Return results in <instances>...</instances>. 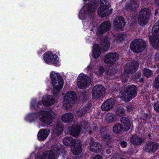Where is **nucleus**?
<instances>
[{
    "instance_id": "obj_1",
    "label": "nucleus",
    "mask_w": 159,
    "mask_h": 159,
    "mask_svg": "<svg viewBox=\"0 0 159 159\" xmlns=\"http://www.w3.org/2000/svg\"><path fill=\"white\" fill-rule=\"evenodd\" d=\"M137 90L135 85H128L120 92V98L124 101L129 102L136 96Z\"/></svg>"
},
{
    "instance_id": "obj_2",
    "label": "nucleus",
    "mask_w": 159,
    "mask_h": 159,
    "mask_svg": "<svg viewBox=\"0 0 159 159\" xmlns=\"http://www.w3.org/2000/svg\"><path fill=\"white\" fill-rule=\"evenodd\" d=\"M77 100V95L73 91L67 92L64 97L63 106L65 109L68 110L70 109Z\"/></svg>"
},
{
    "instance_id": "obj_3",
    "label": "nucleus",
    "mask_w": 159,
    "mask_h": 159,
    "mask_svg": "<svg viewBox=\"0 0 159 159\" xmlns=\"http://www.w3.org/2000/svg\"><path fill=\"white\" fill-rule=\"evenodd\" d=\"M52 84L54 88V93H57L63 86V81L61 77L58 74L52 72L50 75Z\"/></svg>"
},
{
    "instance_id": "obj_4",
    "label": "nucleus",
    "mask_w": 159,
    "mask_h": 159,
    "mask_svg": "<svg viewBox=\"0 0 159 159\" xmlns=\"http://www.w3.org/2000/svg\"><path fill=\"white\" fill-rule=\"evenodd\" d=\"M146 46V42L141 39L134 40L130 44V48L134 52L138 53L143 51Z\"/></svg>"
},
{
    "instance_id": "obj_5",
    "label": "nucleus",
    "mask_w": 159,
    "mask_h": 159,
    "mask_svg": "<svg viewBox=\"0 0 159 159\" xmlns=\"http://www.w3.org/2000/svg\"><path fill=\"white\" fill-rule=\"evenodd\" d=\"M100 6L98 10V14L101 17H104L108 16L112 12V9L108 10L109 7L108 2L106 0H100Z\"/></svg>"
},
{
    "instance_id": "obj_6",
    "label": "nucleus",
    "mask_w": 159,
    "mask_h": 159,
    "mask_svg": "<svg viewBox=\"0 0 159 159\" xmlns=\"http://www.w3.org/2000/svg\"><path fill=\"white\" fill-rule=\"evenodd\" d=\"M60 147L58 145H53L51 150L44 152L41 157V159H57L58 157V152Z\"/></svg>"
},
{
    "instance_id": "obj_7",
    "label": "nucleus",
    "mask_w": 159,
    "mask_h": 159,
    "mask_svg": "<svg viewBox=\"0 0 159 159\" xmlns=\"http://www.w3.org/2000/svg\"><path fill=\"white\" fill-rule=\"evenodd\" d=\"M151 14V11L148 8L142 10L140 12L138 22L141 25H144L147 23Z\"/></svg>"
},
{
    "instance_id": "obj_8",
    "label": "nucleus",
    "mask_w": 159,
    "mask_h": 159,
    "mask_svg": "<svg viewBox=\"0 0 159 159\" xmlns=\"http://www.w3.org/2000/svg\"><path fill=\"white\" fill-rule=\"evenodd\" d=\"M78 85L81 89L87 88L90 84V80L84 74H80L78 78Z\"/></svg>"
},
{
    "instance_id": "obj_9",
    "label": "nucleus",
    "mask_w": 159,
    "mask_h": 159,
    "mask_svg": "<svg viewBox=\"0 0 159 159\" xmlns=\"http://www.w3.org/2000/svg\"><path fill=\"white\" fill-rule=\"evenodd\" d=\"M39 120L47 124H50L53 120L52 115L48 111H42L39 113Z\"/></svg>"
},
{
    "instance_id": "obj_10",
    "label": "nucleus",
    "mask_w": 159,
    "mask_h": 159,
    "mask_svg": "<svg viewBox=\"0 0 159 159\" xmlns=\"http://www.w3.org/2000/svg\"><path fill=\"white\" fill-rule=\"evenodd\" d=\"M105 89L102 85H96L92 89L93 98L94 99L100 98L105 93Z\"/></svg>"
},
{
    "instance_id": "obj_11",
    "label": "nucleus",
    "mask_w": 159,
    "mask_h": 159,
    "mask_svg": "<svg viewBox=\"0 0 159 159\" xmlns=\"http://www.w3.org/2000/svg\"><path fill=\"white\" fill-rule=\"evenodd\" d=\"M119 55L116 52H110L107 54L104 59L106 63L113 64L119 59Z\"/></svg>"
},
{
    "instance_id": "obj_12",
    "label": "nucleus",
    "mask_w": 159,
    "mask_h": 159,
    "mask_svg": "<svg viewBox=\"0 0 159 159\" xmlns=\"http://www.w3.org/2000/svg\"><path fill=\"white\" fill-rule=\"evenodd\" d=\"M45 61L48 64L57 65L58 63L57 57L56 55H53L51 52H48L45 53L43 56Z\"/></svg>"
},
{
    "instance_id": "obj_13",
    "label": "nucleus",
    "mask_w": 159,
    "mask_h": 159,
    "mask_svg": "<svg viewBox=\"0 0 159 159\" xmlns=\"http://www.w3.org/2000/svg\"><path fill=\"white\" fill-rule=\"evenodd\" d=\"M159 147L158 144L155 142H148L144 146L143 150L149 153H153L156 151Z\"/></svg>"
},
{
    "instance_id": "obj_14",
    "label": "nucleus",
    "mask_w": 159,
    "mask_h": 159,
    "mask_svg": "<svg viewBox=\"0 0 159 159\" xmlns=\"http://www.w3.org/2000/svg\"><path fill=\"white\" fill-rule=\"evenodd\" d=\"M89 145L90 150L95 152H100L102 148V145L97 142H95L93 138L90 139Z\"/></svg>"
},
{
    "instance_id": "obj_15",
    "label": "nucleus",
    "mask_w": 159,
    "mask_h": 159,
    "mask_svg": "<svg viewBox=\"0 0 159 159\" xmlns=\"http://www.w3.org/2000/svg\"><path fill=\"white\" fill-rule=\"evenodd\" d=\"M139 66V63L136 61H132L129 64H127L125 68V71L127 74L135 73Z\"/></svg>"
},
{
    "instance_id": "obj_16",
    "label": "nucleus",
    "mask_w": 159,
    "mask_h": 159,
    "mask_svg": "<svg viewBox=\"0 0 159 159\" xmlns=\"http://www.w3.org/2000/svg\"><path fill=\"white\" fill-rule=\"evenodd\" d=\"M115 104V101L113 98L107 99L102 105L101 108L102 111H108L111 109Z\"/></svg>"
},
{
    "instance_id": "obj_17",
    "label": "nucleus",
    "mask_w": 159,
    "mask_h": 159,
    "mask_svg": "<svg viewBox=\"0 0 159 159\" xmlns=\"http://www.w3.org/2000/svg\"><path fill=\"white\" fill-rule=\"evenodd\" d=\"M111 26L110 22L106 21L102 22L98 29L99 33L102 34L109 30Z\"/></svg>"
},
{
    "instance_id": "obj_18",
    "label": "nucleus",
    "mask_w": 159,
    "mask_h": 159,
    "mask_svg": "<svg viewBox=\"0 0 159 159\" xmlns=\"http://www.w3.org/2000/svg\"><path fill=\"white\" fill-rule=\"evenodd\" d=\"M124 18L121 16H117L114 20L113 25L115 27L117 28H121L125 25Z\"/></svg>"
},
{
    "instance_id": "obj_19",
    "label": "nucleus",
    "mask_w": 159,
    "mask_h": 159,
    "mask_svg": "<svg viewBox=\"0 0 159 159\" xmlns=\"http://www.w3.org/2000/svg\"><path fill=\"white\" fill-rule=\"evenodd\" d=\"M42 100L43 104L45 106H50L53 104L55 102V100L53 98V96L51 95H48L43 97Z\"/></svg>"
},
{
    "instance_id": "obj_20",
    "label": "nucleus",
    "mask_w": 159,
    "mask_h": 159,
    "mask_svg": "<svg viewBox=\"0 0 159 159\" xmlns=\"http://www.w3.org/2000/svg\"><path fill=\"white\" fill-rule=\"evenodd\" d=\"M73 145L74 147L71 149L73 153L75 155L80 154L82 151L81 143L80 141L79 140H77Z\"/></svg>"
},
{
    "instance_id": "obj_21",
    "label": "nucleus",
    "mask_w": 159,
    "mask_h": 159,
    "mask_svg": "<svg viewBox=\"0 0 159 159\" xmlns=\"http://www.w3.org/2000/svg\"><path fill=\"white\" fill-rule=\"evenodd\" d=\"M139 4L135 0H130V2L126 4V8L127 10L131 11L139 7Z\"/></svg>"
},
{
    "instance_id": "obj_22",
    "label": "nucleus",
    "mask_w": 159,
    "mask_h": 159,
    "mask_svg": "<svg viewBox=\"0 0 159 159\" xmlns=\"http://www.w3.org/2000/svg\"><path fill=\"white\" fill-rule=\"evenodd\" d=\"M131 143L134 145L138 146L144 141V139L136 135L132 136L130 138Z\"/></svg>"
},
{
    "instance_id": "obj_23",
    "label": "nucleus",
    "mask_w": 159,
    "mask_h": 159,
    "mask_svg": "<svg viewBox=\"0 0 159 159\" xmlns=\"http://www.w3.org/2000/svg\"><path fill=\"white\" fill-rule=\"evenodd\" d=\"M87 7L88 12L89 15H93L96 11L97 5L95 2L92 1L89 3Z\"/></svg>"
},
{
    "instance_id": "obj_24",
    "label": "nucleus",
    "mask_w": 159,
    "mask_h": 159,
    "mask_svg": "<svg viewBox=\"0 0 159 159\" xmlns=\"http://www.w3.org/2000/svg\"><path fill=\"white\" fill-rule=\"evenodd\" d=\"M91 106V105L90 103H88L85 107L80 108L76 112L77 115L79 117L84 116L86 112L90 109Z\"/></svg>"
},
{
    "instance_id": "obj_25",
    "label": "nucleus",
    "mask_w": 159,
    "mask_h": 159,
    "mask_svg": "<svg viewBox=\"0 0 159 159\" xmlns=\"http://www.w3.org/2000/svg\"><path fill=\"white\" fill-rule=\"evenodd\" d=\"M49 133L46 129L40 130L38 134V137L40 141H43L45 139L48 135Z\"/></svg>"
},
{
    "instance_id": "obj_26",
    "label": "nucleus",
    "mask_w": 159,
    "mask_h": 159,
    "mask_svg": "<svg viewBox=\"0 0 159 159\" xmlns=\"http://www.w3.org/2000/svg\"><path fill=\"white\" fill-rule=\"evenodd\" d=\"M78 139H73L71 137H66L63 140L64 144L67 146H72L75 143V141Z\"/></svg>"
},
{
    "instance_id": "obj_27",
    "label": "nucleus",
    "mask_w": 159,
    "mask_h": 159,
    "mask_svg": "<svg viewBox=\"0 0 159 159\" xmlns=\"http://www.w3.org/2000/svg\"><path fill=\"white\" fill-rule=\"evenodd\" d=\"M110 43L109 38L107 37H105L102 40L101 45L104 50H106L109 48Z\"/></svg>"
},
{
    "instance_id": "obj_28",
    "label": "nucleus",
    "mask_w": 159,
    "mask_h": 159,
    "mask_svg": "<svg viewBox=\"0 0 159 159\" xmlns=\"http://www.w3.org/2000/svg\"><path fill=\"white\" fill-rule=\"evenodd\" d=\"M93 50L92 56L95 58H98L100 56L101 53V51L100 47L98 45L95 44L93 46Z\"/></svg>"
},
{
    "instance_id": "obj_29",
    "label": "nucleus",
    "mask_w": 159,
    "mask_h": 159,
    "mask_svg": "<svg viewBox=\"0 0 159 159\" xmlns=\"http://www.w3.org/2000/svg\"><path fill=\"white\" fill-rule=\"evenodd\" d=\"M73 115L71 113L65 114L61 117V119L64 122L68 123L72 121L73 119Z\"/></svg>"
},
{
    "instance_id": "obj_30",
    "label": "nucleus",
    "mask_w": 159,
    "mask_h": 159,
    "mask_svg": "<svg viewBox=\"0 0 159 159\" xmlns=\"http://www.w3.org/2000/svg\"><path fill=\"white\" fill-rule=\"evenodd\" d=\"M120 121L124 124V126H126L125 129L126 131H127L130 129L131 125L128 118L126 117H122L120 119Z\"/></svg>"
},
{
    "instance_id": "obj_31",
    "label": "nucleus",
    "mask_w": 159,
    "mask_h": 159,
    "mask_svg": "<svg viewBox=\"0 0 159 159\" xmlns=\"http://www.w3.org/2000/svg\"><path fill=\"white\" fill-rule=\"evenodd\" d=\"M152 34L154 37L152 38H150V42L152 46H154L157 47H159V38L156 37V36L159 37V36L154 35L153 34L152 30Z\"/></svg>"
},
{
    "instance_id": "obj_32",
    "label": "nucleus",
    "mask_w": 159,
    "mask_h": 159,
    "mask_svg": "<svg viewBox=\"0 0 159 159\" xmlns=\"http://www.w3.org/2000/svg\"><path fill=\"white\" fill-rule=\"evenodd\" d=\"M124 129L123 126L120 123L116 124L113 127V131L116 134L120 133Z\"/></svg>"
},
{
    "instance_id": "obj_33",
    "label": "nucleus",
    "mask_w": 159,
    "mask_h": 159,
    "mask_svg": "<svg viewBox=\"0 0 159 159\" xmlns=\"http://www.w3.org/2000/svg\"><path fill=\"white\" fill-rule=\"evenodd\" d=\"M107 121L109 123H111L115 121L116 119V115L113 113H108L106 116Z\"/></svg>"
},
{
    "instance_id": "obj_34",
    "label": "nucleus",
    "mask_w": 159,
    "mask_h": 159,
    "mask_svg": "<svg viewBox=\"0 0 159 159\" xmlns=\"http://www.w3.org/2000/svg\"><path fill=\"white\" fill-rule=\"evenodd\" d=\"M80 128L79 126H77L72 128L70 133L73 136H76L79 134Z\"/></svg>"
},
{
    "instance_id": "obj_35",
    "label": "nucleus",
    "mask_w": 159,
    "mask_h": 159,
    "mask_svg": "<svg viewBox=\"0 0 159 159\" xmlns=\"http://www.w3.org/2000/svg\"><path fill=\"white\" fill-rule=\"evenodd\" d=\"M152 31L154 35L159 36V20L154 25L152 28Z\"/></svg>"
},
{
    "instance_id": "obj_36",
    "label": "nucleus",
    "mask_w": 159,
    "mask_h": 159,
    "mask_svg": "<svg viewBox=\"0 0 159 159\" xmlns=\"http://www.w3.org/2000/svg\"><path fill=\"white\" fill-rule=\"evenodd\" d=\"M143 73L144 76L147 78L151 77L153 75V72L152 71L146 68L144 69Z\"/></svg>"
},
{
    "instance_id": "obj_37",
    "label": "nucleus",
    "mask_w": 159,
    "mask_h": 159,
    "mask_svg": "<svg viewBox=\"0 0 159 159\" xmlns=\"http://www.w3.org/2000/svg\"><path fill=\"white\" fill-rule=\"evenodd\" d=\"M88 93L84 91L80 93L79 94V98L82 101L84 102L88 98Z\"/></svg>"
},
{
    "instance_id": "obj_38",
    "label": "nucleus",
    "mask_w": 159,
    "mask_h": 159,
    "mask_svg": "<svg viewBox=\"0 0 159 159\" xmlns=\"http://www.w3.org/2000/svg\"><path fill=\"white\" fill-rule=\"evenodd\" d=\"M117 70L112 66H110L106 72L107 74L110 76L113 75L117 73Z\"/></svg>"
},
{
    "instance_id": "obj_39",
    "label": "nucleus",
    "mask_w": 159,
    "mask_h": 159,
    "mask_svg": "<svg viewBox=\"0 0 159 159\" xmlns=\"http://www.w3.org/2000/svg\"><path fill=\"white\" fill-rule=\"evenodd\" d=\"M90 17V21L91 22V24L92 26L93 27H95L97 25L96 23L97 20L94 17L95 14L94 13L93 15H89Z\"/></svg>"
},
{
    "instance_id": "obj_40",
    "label": "nucleus",
    "mask_w": 159,
    "mask_h": 159,
    "mask_svg": "<svg viewBox=\"0 0 159 159\" xmlns=\"http://www.w3.org/2000/svg\"><path fill=\"white\" fill-rule=\"evenodd\" d=\"M56 128L57 130L58 131L57 134H61L63 129L62 123L61 122H59L57 123Z\"/></svg>"
},
{
    "instance_id": "obj_41",
    "label": "nucleus",
    "mask_w": 159,
    "mask_h": 159,
    "mask_svg": "<svg viewBox=\"0 0 159 159\" xmlns=\"http://www.w3.org/2000/svg\"><path fill=\"white\" fill-rule=\"evenodd\" d=\"M125 111L124 109L120 107L118 108L116 110V113L119 116H123L125 114Z\"/></svg>"
},
{
    "instance_id": "obj_42",
    "label": "nucleus",
    "mask_w": 159,
    "mask_h": 159,
    "mask_svg": "<svg viewBox=\"0 0 159 159\" xmlns=\"http://www.w3.org/2000/svg\"><path fill=\"white\" fill-rule=\"evenodd\" d=\"M80 126L79 127L80 128V129H87L89 126L88 122L84 120L80 121Z\"/></svg>"
},
{
    "instance_id": "obj_43",
    "label": "nucleus",
    "mask_w": 159,
    "mask_h": 159,
    "mask_svg": "<svg viewBox=\"0 0 159 159\" xmlns=\"http://www.w3.org/2000/svg\"><path fill=\"white\" fill-rule=\"evenodd\" d=\"M153 84V87L156 89L159 88V75L157 76L155 78Z\"/></svg>"
},
{
    "instance_id": "obj_44",
    "label": "nucleus",
    "mask_w": 159,
    "mask_h": 159,
    "mask_svg": "<svg viewBox=\"0 0 159 159\" xmlns=\"http://www.w3.org/2000/svg\"><path fill=\"white\" fill-rule=\"evenodd\" d=\"M102 138L103 140L106 142L112 140L111 137L107 134H103Z\"/></svg>"
},
{
    "instance_id": "obj_45",
    "label": "nucleus",
    "mask_w": 159,
    "mask_h": 159,
    "mask_svg": "<svg viewBox=\"0 0 159 159\" xmlns=\"http://www.w3.org/2000/svg\"><path fill=\"white\" fill-rule=\"evenodd\" d=\"M129 35L127 34H122L118 36V40L120 42L122 40H125L127 39V38L129 37Z\"/></svg>"
},
{
    "instance_id": "obj_46",
    "label": "nucleus",
    "mask_w": 159,
    "mask_h": 159,
    "mask_svg": "<svg viewBox=\"0 0 159 159\" xmlns=\"http://www.w3.org/2000/svg\"><path fill=\"white\" fill-rule=\"evenodd\" d=\"M104 72V70L103 66H101L98 69V70L97 72V74L98 76H101Z\"/></svg>"
},
{
    "instance_id": "obj_47",
    "label": "nucleus",
    "mask_w": 159,
    "mask_h": 159,
    "mask_svg": "<svg viewBox=\"0 0 159 159\" xmlns=\"http://www.w3.org/2000/svg\"><path fill=\"white\" fill-rule=\"evenodd\" d=\"M141 74V73L139 72H138L134 74H132L131 75V78L133 79H137L140 77Z\"/></svg>"
},
{
    "instance_id": "obj_48",
    "label": "nucleus",
    "mask_w": 159,
    "mask_h": 159,
    "mask_svg": "<svg viewBox=\"0 0 159 159\" xmlns=\"http://www.w3.org/2000/svg\"><path fill=\"white\" fill-rule=\"evenodd\" d=\"M113 144L112 142V140H110L106 143V148L112 149L113 148Z\"/></svg>"
},
{
    "instance_id": "obj_49",
    "label": "nucleus",
    "mask_w": 159,
    "mask_h": 159,
    "mask_svg": "<svg viewBox=\"0 0 159 159\" xmlns=\"http://www.w3.org/2000/svg\"><path fill=\"white\" fill-rule=\"evenodd\" d=\"M93 132L95 133L98 130L100 126L99 124L98 125L96 124H93Z\"/></svg>"
},
{
    "instance_id": "obj_50",
    "label": "nucleus",
    "mask_w": 159,
    "mask_h": 159,
    "mask_svg": "<svg viewBox=\"0 0 159 159\" xmlns=\"http://www.w3.org/2000/svg\"><path fill=\"white\" fill-rule=\"evenodd\" d=\"M154 108L157 112H159V102L155 103L154 105Z\"/></svg>"
},
{
    "instance_id": "obj_51",
    "label": "nucleus",
    "mask_w": 159,
    "mask_h": 159,
    "mask_svg": "<svg viewBox=\"0 0 159 159\" xmlns=\"http://www.w3.org/2000/svg\"><path fill=\"white\" fill-rule=\"evenodd\" d=\"M79 18L81 19H84L86 18V15L85 13H80L79 14Z\"/></svg>"
},
{
    "instance_id": "obj_52",
    "label": "nucleus",
    "mask_w": 159,
    "mask_h": 159,
    "mask_svg": "<svg viewBox=\"0 0 159 159\" xmlns=\"http://www.w3.org/2000/svg\"><path fill=\"white\" fill-rule=\"evenodd\" d=\"M128 75L125 74L122 76V80L123 81L126 82L128 79Z\"/></svg>"
},
{
    "instance_id": "obj_53",
    "label": "nucleus",
    "mask_w": 159,
    "mask_h": 159,
    "mask_svg": "<svg viewBox=\"0 0 159 159\" xmlns=\"http://www.w3.org/2000/svg\"><path fill=\"white\" fill-rule=\"evenodd\" d=\"M37 102L34 100H33L31 102V107L34 108L36 109V108L35 107V105L36 104Z\"/></svg>"
},
{
    "instance_id": "obj_54",
    "label": "nucleus",
    "mask_w": 159,
    "mask_h": 159,
    "mask_svg": "<svg viewBox=\"0 0 159 159\" xmlns=\"http://www.w3.org/2000/svg\"><path fill=\"white\" fill-rule=\"evenodd\" d=\"M120 145L123 148H125L127 146V143L126 142L123 141L120 143Z\"/></svg>"
},
{
    "instance_id": "obj_55",
    "label": "nucleus",
    "mask_w": 159,
    "mask_h": 159,
    "mask_svg": "<svg viewBox=\"0 0 159 159\" xmlns=\"http://www.w3.org/2000/svg\"><path fill=\"white\" fill-rule=\"evenodd\" d=\"M93 159H102V157L100 155H97L95 156Z\"/></svg>"
},
{
    "instance_id": "obj_56",
    "label": "nucleus",
    "mask_w": 159,
    "mask_h": 159,
    "mask_svg": "<svg viewBox=\"0 0 159 159\" xmlns=\"http://www.w3.org/2000/svg\"><path fill=\"white\" fill-rule=\"evenodd\" d=\"M155 59L156 60L159 61V52L156 53L155 55Z\"/></svg>"
},
{
    "instance_id": "obj_57",
    "label": "nucleus",
    "mask_w": 159,
    "mask_h": 159,
    "mask_svg": "<svg viewBox=\"0 0 159 159\" xmlns=\"http://www.w3.org/2000/svg\"><path fill=\"white\" fill-rule=\"evenodd\" d=\"M106 131V129L105 128H102L100 130V132L101 134H103Z\"/></svg>"
},
{
    "instance_id": "obj_58",
    "label": "nucleus",
    "mask_w": 159,
    "mask_h": 159,
    "mask_svg": "<svg viewBox=\"0 0 159 159\" xmlns=\"http://www.w3.org/2000/svg\"><path fill=\"white\" fill-rule=\"evenodd\" d=\"M107 149H106V152L107 154H109L111 152V150L112 149L111 148H107Z\"/></svg>"
},
{
    "instance_id": "obj_59",
    "label": "nucleus",
    "mask_w": 159,
    "mask_h": 159,
    "mask_svg": "<svg viewBox=\"0 0 159 159\" xmlns=\"http://www.w3.org/2000/svg\"><path fill=\"white\" fill-rule=\"evenodd\" d=\"M155 1L156 5L159 7V0H155Z\"/></svg>"
},
{
    "instance_id": "obj_60",
    "label": "nucleus",
    "mask_w": 159,
    "mask_h": 159,
    "mask_svg": "<svg viewBox=\"0 0 159 159\" xmlns=\"http://www.w3.org/2000/svg\"><path fill=\"white\" fill-rule=\"evenodd\" d=\"M132 107L130 106H127V110L128 111H130L132 109Z\"/></svg>"
},
{
    "instance_id": "obj_61",
    "label": "nucleus",
    "mask_w": 159,
    "mask_h": 159,
    "mask_svg": "<svg viewBox=\"0 0 159 159\" xmlns=\"http://www.w3.org/2000/svg\"><path fill=\"white\" fill-rule=\"evenodd\" d=\"M42 104H43V101L42 100V101H39L38 104H37V107H38L39 105H41Z\"/></svg>"
},
{
    "instance_id": "obj_62",
    "label": "nucleus",
    "mask_w": 159,
    "mask_h": 159,
    "mask_svg": "<svg viewBox=\"0 0 159 159\" xmlns=\"http://www.w3.org/2000/svg\"><path fill=\"white\" fill-rule=\"evenodd\" d=\"M144 81V79L143 78H141L139 80V82L140 83H142Z\"/></svg>"
},
{
    "instance_id": "obj_63",
    "label": "nucleus",
    "mask_w": 159,
    "mask_h": 159,
    "mask_svg": "<svg viewBox=\"0 0 159 159\" xmlns=\"http://www.w3.org/2000/svg\"><path fill=\"white\" fill-rule=\"evenodd\" d=\"M88 70H90L91 69L92 67L91 66H89L88 67Z\"/></svg>"
},
{
    "instance_id": "obj_64",
    "label": "nucleus",
    "mask_w": 159,
    "mask_h": 159,
    "mask_svg": "<svg viewBox=\"0 0 159 159\" xmlns=\"http://www.w3.org/2000/svg\"><path fill=\"white\" fill-rule=\"evenodd\" d=\"M155 11H156V12L155 13L154 15H157V14L158 13V12H157V10H156Z\"/></svg>"
}]
</instances>
